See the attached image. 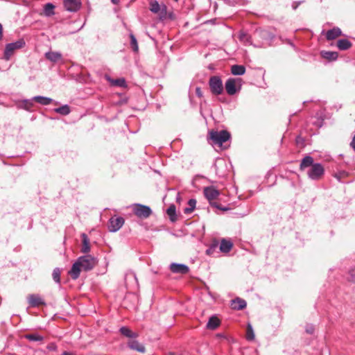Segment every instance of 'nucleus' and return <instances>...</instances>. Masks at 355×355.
<instances>
[{
    "label": "nucleus",
    "mask_w": 355,
    "mask_h": 355,
    "mask_svg": "<svg viewBox=\"0 0 355 355\" xmlns=\"http://www.w3.org/2000/svg\"><path fill=\"white\" fill-rule=\"evenodd\" d=\"M97 264V260L91 255L80 257L73 264L69 273L73 279H77L81 270L89 271L92 270Z\"/></svg>",
    "instance_id": "f257e3e1"
},
{
    "label": "nucleus",
    "mask_w": 355,
    "mask_h": 355,
    "mask_svg": "<svg viewBox=\"0 0 355 355\" xmlns=\"http://www.w3.org/2000/svg\"><path fill=\"white\" fill-rule=\"evenodd\" d=\"M231 135L227 130L215 131L209 132L207 140L209 144L220 149L226 148L225 144L230 140Z\"/></svg>",
    "instance_id": "f03ea898"
},
{
    "label": "nucleus",
    "mask_w": 355,
    "mask_h": 355,
    "mask_svg": "<svg viewBox=\"0 0 355 355\" xmlns=\"http://www.w3.org/2000/svg\"><path fill=\"white\" fill-rule=\"evenodd\" d=\"M203 193L211 207L222 211L230 209L228 207L223 206L216 201L219 199L220 193L215 187L209 186L205 187L203 189Z\"/></svg>",
    "instance_id": "7ed1b4c3"
},
{
    "label": "nucleus",
    "mask_w": 355,
    "mask_h": 355,
    "mask_svg": "<svg viewBox=\"0 0 355 355\" xmlns=\"http://www.w3.org/2000/svg\"><path fill=\"white\" fill-rule=\"evenodd\" d=\"M175 18L172 8H168L165 4H159L157 2V21H159L166 24L174 21Z\"/></svg>",
    "instance_id": "20e7f679"
},
{
    "label": "nucleus",
    "mask_w": 355,
    "mask_h": 355,
    "mask_svg": "<svg viewBox=\"0 0 355 355\" xmlns=\"http://www.w3.org/2000/svg\"><path fill=\"white\" fill-rule=\"evenodd\" d=\"M242 80L239 78H230L225 83L226 92L230 96H233L241 89Z\"/></svg>",
    "instance_id": "39448f33"
},
{
    "label": "nucleus",
    "mask_w": 355,
    "mask_h": 355,
    "mask_svg": "<svg viewBox=\"0 0 355 355\" xmlns=\"http://www.w3.org/2000/svg\"><path fill=\"white\" fill-rule=\"evenodd\" d=\"M209 86L211 94L215 96L220 95L223 92L224 87L220 76H211L209 80Z\"/></svg>",
    "instance_id": "423d86ee"
},
{
    "label": "nucleus",
    "mask_w": 355,
    "mask_h": 355,
    "mask_svg": "<svg viewBox=\"0 0 355 355\" xmlns=\"http://www.w3.org/2000/svg\"><path fill=\"white\" fill-rule=\"evenodd\" d=\"M130 208L132 213L138 218L144 219L147 218L152 214V210L150 207L141 205V204H133Z\"/></svg>",
    "instance_id": "0eeeda50"
},
{
    "label": "nucleus",
    "mask_w": 355,
    "mask_h": 355,
    "mask_svg": "<svg viewBox=\"0 0 355 355\" xmlns=\"http://www.w3.org/2000/svg\"><path fill=\"white\" fill-rule=\"evenodd\" d=\"M25 46V42L20 39L15 42L7 44L4 50L3 58L6 60H9L14 52L17 49L23 48Z\"/></svg>",
    "instance_id": "6e6552de"
},
{
    "label": "nucleus",
    "mask_w": 355,
    "mask_h": 355,
    "mask_svg": "<svg viewBox=\"0 0 355 355\" xmlns=\"http://www.w3.org/2000/svg\"><path fill=\"white\" fill-rule=\"evenodd\" d=\"M324 173V166L320 163H315L307 172L308 177L313 180H320Z\"/></svg>",
    "instance_id": "1a4fd4ad"
},
{
    "label": "nucleus",
    "mask_w": 355,
    "mask_h": 355,
    "mask_svg": "<svg viewBox=\"0 0 355 355\" xmlns=\"http://www.w3.org/2000/svg\"><path fill=\"white\" fill-rule=\"evenodd\" d=\"M124 224L123 217H112L109 220L108 229L110 232H115L118 231Z\"/></svg>",
    "instance_id": "9d476101"
},
{
    "label": "nucleus",
    "mask_w": 355,
    "mask_h": 355,
    "mask_svg": "<svg viewBox=\"0 0 355 355\" xmlns=\"http://www.w3.org/2000/svg\"><path fill=\"white\" fill-rule=\"evenodd\" d=\"M63 4L65 9L69 12H76L81 7L80 0H64Z\"/></svg>",
    "instance_id": "9b49d317"
},
{
    "label": "nucleus",
    "mask_w": 355,
    "mask_h": 355,
    "mask_svg": "<svg viewBox=\"0 0 355 355\" xmlns=\"http://www.w3.org/2000/svg\"><path fill=\"white\" fill-rule=\"evenodd\" d=\"M170 270L173 273L184 275L189 272V268L187 265L173 263L170 265Z\"/></svg>",
    "instance_id": "f8f14e48"
},
{
    "label": "nucleus",
    "mask_w": 355,
    "mask_h": 355,
    "mask_svg": "<svg viewBox=\"0 0 355 355\" xmlns=\"http://www.w3.org/2000/svg\"><path fill=\"white\" fill-rule=\"evenodd\" d=\"M28 302L29 305L32 307H37L41 305H45V302L38 295H29L28 297Z\"/></svg>",
    "instance_id": "ddd939ff"
},
{
    "label": "nucleus",
    "mask_w": 355,
    "mask_h": 355,
    "mask_svg": "<svg viewBox=\"0 0 355 355\" xmlns=\"http://www.w3.org/2000/svg\"><path fill=\"white\" fill-rule=\"evenodd\" d=\"M128 347L135 351L144 353L146 352V348L144 345L141 343H140L137 340L131 339L129 340L127 343Z\"/></svg>",
    "instance_id": "4468645a"
},
{
    "label": "nucleus",
    "mask_w": 355,
    "mask_h": 355,
    "mask_svg": "<svg viewBox=\"0 0 355 355\" xmlns=\"http://www.w3.org/2000/svg\"><path fill=\"white\" fill-rule=\"evenodd\" d=\"M247 306L245 300L236 297L231 301V307L234 310L241 311L244 309Z\"/></svg>",
    "instance_id": "2eb2a0df"
},
{
    "label": "nucleus",
    "mask_w": 355,
    "mask_h": 355,
    "mask_svg": "<svg viewBox=\"0 0 355 355\" xmlns=\"http://www.w3.org/2000/svg\"><path fill=\"white\" fill-rule=\"evenodd\" d=\"M45 58L51 62L55 63L62 60V55L60 52L48 51L44 55Z\"/></svg>",
    "instance_id": "dca6fc26"
},
{
    "label": "nucleus",
    "mask_w": 355,
    "mask_h": 355,
    "mask_svg": "<svg viewBox=\"0 0 355 355\" xmlns=\"http://www.w3.org/2000/svg\"><path fill=\"white\" fill-rule=\"evenodd\" d=\"M342 35V31L338 27H334L326 33V38L327 40H333Z\"/></svg>",
    "instance_id": "f3484780"
},
{
    "label": "nucleus",
    "mask_w": 355,
    "mask_h": 355,
    "mask_svg": "<svg viewBox=\"0 0 355 355\" xmlns=\"http://www.w3.org/2000/svg\"><path fill=\"white\" fill-rule=\"evenodd\" d=\"M233 243L229 240L223 239L220 241L219 249L223 253H228L232 248Z\"/></svg>",
    "instance_id": "a211bd4d"
},
{
    "label": "nucleus",
    "mask_w": 355,
    "mask_h": 355,
    "mask_svg": "<svg viewBox=\"0 0 355 355\" xmlns=\"http://www.w3.org/2000/svg\"><path fill=\"white\" fill-rule=\"evenodd\" d=\"M313 158L311 156L306 155L305 156L301 161L300 165V169L301 171L304 170L307 167H312V165H314Z\"/></svg>",
    "instance_id": "6ab92c4d"
},
{
    "label": "nucleus",
    "mask_w": 355,
    "mask_h": 355,
    "mask_svg": "<svg viewBox=\"0 0 355 355\" xmlns=\"http://www.w3.org/2000/svg\"><path fill=\"white\" fill-rule=\"evenodd\" d=\"M81 238L83 242L81 252L86 254L90 251L89 239L85 233L81 234Z\"/></svg>",
    "instance_id": "aec40b11"
},
{
    "label": "nucleus",
    "mask_w": 355,
    "mask_h": 355,
    "mask_svg": "<svg viewBox=\"0 0 355 355\" xmlns=\"http://www.w3.org/2000/svg\"><path fill=\"white\" fill-rule=\"evenodd\" d=\"M106 79L110 82V83L112 86L119 87H126V82L123 78L112 79L110 76H107Z\"/></svg>",
    "instance_id": "412c9836"
},
{
    "label": "nucleus",
    "mask_w": 355,
    "mask_h": 355,
    "mask_svg": "<svg viewBox=\"0 0 355 355\" xmlns=\"http://www.w3.org/2000/svg\"><path fill=\"white\" fill-rule=\"evenodd\" d=\"M120 333L129 338H136L139 336L138 334L133 332L130 329L127 327H122L119 329Z\"/></svg>",
    "instance_id": "4be33fe9"
},
{
    "label": "nucleus",
    "mask_w": 355,
    "mask_h": 355,
    "mask_svg": "<svg viewBox=\"0 0 355 355\" xmlns=\"http://www.w3.org/2000/svg\"><path fill=\"white\" fill-rule=\"evenodd\" d=\"M352 46V42L347 39H340L337 42V47L340 51L347 50L350 49Z\"/></svg>",
    "instance_id": "5701e85b"
},
{
    "label": "nucleus",
    "mask_w": 355,
    "mask_h": 355,
    "mask_svg": "<svg viewBox=\"0 0 355 355\" xmlns=\"http://www.w3.org/2000/svg\"><path fill=\"white\" fill-rule=\"evenodd\" d=\"M24 337L29 341L40 343H42L44 338V336L37 333L25 334Z\"/></svg>",
    "instance_id": "b1692460"
},
{
    "label": "nucleus",
    "mask_w": 355,
    "mask_h": 355,
    "mask_svg": "<svg viewBox=\"0 0 355 355\" xmlns=\"http://www.w3.org/2000/svg\"><path fill=\"white\" fill-rule=\"evenodd\" d=\"M245 72V67L243 65L234 64L231 67V73L235 76L243 75Z\"/></svg>",
    "instance_id": "393cba45"
},
{
    "label": "nucleus",
    "mask_w": 355,
    "mask_h": 355,
    "mask_svg": "<svg viewBox=\"0 0 355 355\" xmlns=\"http://www.w3.org/2000/svg\"><path fill=\"white\" fill-rule=\"evenodd\" d=\"M220 320L216 316H211L207 324V328L209 329H216L219 325H220Z\"/></svg>",
    "instance_id": "a878e982"
},
{
    "label": "nucleus",
    "mask_w": 355,
    "mask_h": 355,
    "mask_svg": "<svg viewBox=\"0 0 355 355\" xmlns=\"http://www.w3.org/2000/svg\"><path fill=\"white\" fill-rule=\"evenodd\" d=\"M321 55L323 58L329 61L336 60L338 57V53L336 51H322Z\"/></svg>",
    "instance_id": "bb28decb"
},
{
    "label": "nucleus",
    "mask_w": 355,
    "mask_h": 355,
    "mask_svg": "<svg viewBox=\"0 0 355 355\" xmlns=\"http://www.w3.org/2000/svg\"><path fill=\"white\" fill-rule=\"evenodd\" d=\"M34 101L43 105H48L53 102V99L49 97L42 96H36L33 98Z\"/></svg>",
    "instance_id": "cd10ccee"
},
{
    "label": "nucleus",
    "mask_w": 355,
    "mask_h": 355,
    "mask_svg": "<svg viewBox=\"0 0 355 355\" xmlns=\"http://www.w3.org/2000/svg\"><path fill=\"white\" fill-rule=\"evenodd\" d=\"M166 213L172 222L177 220L176 207L174 205H171L166 209Z\"/></svg>",
    "instance_id": "c85d7f7f"
},
{
    "label": "nucleus",
    "mask_w": 355,
    "mask_h": 355,
    "mask_svg": "<svg viewBox=\"0 0 355 355\" xmlns=\"http://www.w3.org/2000/svg\"><path fill=\"white\" fill-rule=\"evenodd\" d=\"M55 6L51 3H47L44 6V13L46 17H51L55 14Z\"/></svg>",
    "instance_id": "c756f323"
},
{
    "label": "nucleus",
    "mask_w": 355,
    "mask_h": 355,
    "mask_svg": "<svg viewBox=\"0 0 355 355\" xmlns=\"http://www.w3.org/2000/svg\"><path fill=\"white\" fill-rule=\"evenodd\" d=\"M196 205V200L193 198L190 199L188 201L187 207L184 209V213L189 214L195 209Z\"/></svg>",
    "instance_id": "7c9ffc66"
},
{
    "label": "nucleus",
    "mask_w": 355,
    "mask_h": 355,
    "mask_svg": "<svg viewBox=\"0 0 355 355\" xmlns=\"http://www.w3.org/2000/svg\"><path fill=\"white\" fill-rule=\"evenodd\" d=\"M254 333L252 328V326L250 324H248L247 328H246V335L245 338L246 340L248 341H252L254 340Z\"/></svg>",
    "instance_id": "2f4dec72"
},
{
    "label": "nucleus",
    "mask_w": 355,
    "mask_h": 355,
    "mask_svg": "<svg viewBox=\"0 0 355 355\" xmlns=\"http://www.w3.org/2000/svg\"><path fill=\"white\" fill-rule=\"evenodd\" d=\"M54 110L56 113L60 114L64 116L69 114L71 112L70 107L67 105H64L61 107H57Z\"/></svg>",
    "instance_id": "473e14b6"
},
{
    "label": "nucleus",
    "mask_w": 355,
    "mask_h": 355,
    "mask_svg": "<svg viewBox=\"0 0 355 355\" xmlns=\"http://www.w3.org/2000/svg\"><path fill=\"white\" fill-rule=\"evenodd\" d=\"M349 173L345 171H340L334 174V177L340 182H345V179L348 177Z\"/></svg>",
    "instance_id": "72a5a7b5"
},
{
    "label": "nucleus",
    "mask_w": 355,
    "mask_h": 355,
    "mask_svg": "<svg viewBox=\"0 0 355 355\" xmlns=\"http://www.w3.org/2000/svg\"><path fill=\"white\" fill-rule=\"evenodd\" d=\"M130 47L135 53H137L139 51L138 43L135 35L131 33H130Z\"/></svg>",
    "instance_id": "f704fd0d"
},
{
    "label": "nucleus",
    "mask_w": 355,
    "mask_h": 355,
    "mask_svg": "<svg viewBox=\"0 0 355 355\" xmlns=\"http://www.w3.org/2000/svg\"><path fill=\"white\" fill-rule=\"evenodd\" d=\"M33 98L31 99H25L22 101V107L28 111H31L32 107H33Z\"/></svg>",
    "instance_id": "c9c22d12"
},
{
    "label": "nucleus",
    "mask_w": 355,
    "mask_h": 355,
    "mask_svg": "<svg viewBox=\"0 0 355 355\" xmlns=\"http://www.w3.org/2000/svg\"><path fill=\"white\" fill-rule=\"evenodd\" d=\"M60 270L58 268H55L52 273L53 280L58 284L60 283Z\"/></svg>",
    "instance_id": "e433bc0d"
},
{
    "label": "nucleus",
    "mask_w": 355,
    "mask_h": 355,
    "mask_svg": "<svg viewBox=\"0 0 355 355\" xmlns=\"http://www.w3.org/2000/svg\"><path fill=\"white\" fill-rule=\"evenodd\" d=\"M218 248V243H212L209 248L207 250L206 253L209 255H213L214 252L217 250Z\"/></svg>",
    "instance_id": "4c0bfd02"
},
{
    "label": "nucleus",
    "mask_w": 355,
    "mask_h": 355,
    "mask_svg": "<svg viewBox=\"0 0 355 355\" xmlns=\"http://www.w3.org/2000/svg\"><path fill=\"white\" fill-rule=\"evenodd\" d=\"M131 279L134 280L135 282V283L137 284V279L135 275L132 272L127 273L125 277V284H128V281L131 280Z\"/></svg>",
    "instance_id": "58836bf2"
},
{
    "label": "nucleus",
    "mask_w": 355,
    "mask_h": 355,
    "mask_svg": "<svg viewBox=\"0 0 355 355\" xmlns=\"http://www.w3.org/2000/svg\"><path fill=\"white\" fill-rule=\"evenodd\" d=\"M349 276H350V279L349 280L351 282H353L355 283V268H352L349 271Z\"/></svg>",
    "instance_id": "ea45409f"
},
{
    "label": "nucleus",
    "mask_w": 355,
    "mask_h": 355,
    "mask_svg": "<svg viewBox=\"0 0 355 355\" xmlns=\"http://www.w3.org/2000/svg\"><path fill=\"white\" fill-rule=\"evenodd\" d=\"M306 333H308L309 334H313V332H314V327H313V326L311 325V324H308L306 327Z\"/></svg>",
    "instance_id": "a19ab883"
},
{
    "label": "nucleus",
    "mask_w": 355,
    "mask_h": 355,
    "mask_svg": "<svg viewBox=\"0 0 355 355\" xmlns=\"http://www.w3.org/2000/svg\"><path fill=\"white\" fill-rule=\"evenodd\" d=\"M196 96H198L199 98L202 97V96H203V95H202V90H201V89H200V87H196Z\"/></svg>",
    "instance_id": "79ce46f5"
},
{
    "label": "nucleus",
    "mask_w": 355,
    "mask_h": 355,
    "mask_svg": "<svg viewBox=\"0 0 355 355\" xmlns=\"http://www.w3.org/2000/svg\"><path fill=\"white\" fill-rule=\"evenodd\" d=\"M150 10L155 13V1H151L150 3Z\"/></svg>",
    "instance_id": "37998d69"
},
{
    "label": "nucleus",
    "mask_w": 355,
    "mask_h": 355,
    "mask_svg": "<svg viewBox=\"0 0 355 355\" xmlns=\"http://www.w3.org/2000/svg\"><path fill=\"white\" fill-rule=\"evenodd\" d=\"M350 145H351L352 148L354 149V150L355 151V135L354 136Z\"/></svg>",
    "instance_id": "c03bdc74"
},
{
    "label": "nucleus",
    "mask_w": 355,
    "mask_h": 355,
    "mask_svg": "<svg viewBox=\"0 0 355 355\" xmlns=\"http://www.w3.org/2000/svg\"><path fill=\"white\" fill-rule=\"evenodd\" d=\"M3 36V27L2 25L0 24V40L2 39Z\"/></svg>",
    "instance_id": "a18cd8bd"
},
{
    "label": "nucleus",
    "mask_w": 355,
    "mask_h": 355,
    "mask_svg": "<svg viewBox=\"0 0 355 355\" xmlns=\"http://www.w3.org/2000/svg\"><path fill=\"white\" fill-rule=\"evenodd\" d=\"M61 355H75V354L65 351Z\"/></svg>",
    "instance_id": "49530a36"
},
{
    "label": "nucleus",
    "mask_w": 355,
    "mask_h": 355,
    "mask_svg": "<svg viewBox=\"0 0 355 355\" xmlns=\"http://www.w3.org/2000/svg\"><path fill=\"white\" fill-rule=\"evenodd\" d=\"M111 1L113 4H115V5H116L119 3V0H111Z\"/></svg>",
    "instance_id": "de8ad7c7"
},
{
    "label": "nucleus",
    "mask_w": 355,
    "mask_h": 355,
    "mask_svg": "<svg viewBox=\"0 0 355 355\" xmlns=\"http://www.w3.org/2000/svg\"><path fill=\"white\" fill-rule=\"evenodd\" d=\"M245 35V34L241 33L240 35H239L240 39L241 40L243 38V37H244Z\"/></svg>",
    "instance_id": "09e8293b"
},
{
    "label": "nucleus",
    "mask_w": 355,
    "mask_h": 355,
    "mask_svg": "<svg viewBox=\"0 0 355 355\" xmlns=\"http://www.w3.org/2000/svg\"><path fill=\"white\" fill-rule=\"evenodd\" d=\"M166 355H175L174 353H172V352H169L168 354H167Z\"/></svg>",
    "instance_id": "8fccbe9b"
},
{
    "label": "nucleus",
    "mask_w": 355,
    "mask_h": 355,
    "mask_svg": "<svg viewBox=\"0 0 355 355\" xmlns=\"http://www.w3.org/2000/svg\"><path fill=\"white\" fill-rule=\"evenodd\" d=\"M175 2L178 1V0H174Z\"/></svg>",
    "instance_id": "3c124183"
}]
</instances>
